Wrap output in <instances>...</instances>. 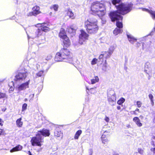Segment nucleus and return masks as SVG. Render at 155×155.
I'll list each match as a JSON object with an SVG mask.
<instances>
[{"mask_svg": "<svg viewBox=\"0 0 155 155\" xmlns=\"http://www.w3.org/2000/svg\"><path fill=\"white\" fill-rule=\"evenodd\" d=\"M121 0H113L112 4L115 5L117 10V11L110 12V16L112 21H114L116 19H122V17L120 14L125 15L131 11L133 5L131 2L121 3L118 5H116L121 1Z\"/></svg>", "mask_w": 155, "mask_h": 155, "instance_id": "f257e3e1", "label": "nucleus"}, {"mask_svg": "<svg viewBox=\"0 0 155 155\" xmlns=\"http://www.w3.org/2000/svg\"><path fill=\"white\" fill-rule=\"evenodd\" d=\"M50 135L49 130L43 129L42 130L38 131L36 134V137L32 138L31 142L33 146H38L41 147L42 143L44 142V137L49 136Z\"/></svg>", "mask_w": 155, "mask_h": 155, "instance_id": "f03ea898", "label": "nucleus"}, {"mask_svg": "<svg viewBox=\"0 0 155 155\" xmlns=\"http://www.w3.org/2000/svg\"><path fill=\"white\" fill-rule=\"evenodd\" d=\"M55 60L58 62L64 61L71 63L72 61V58L68 50L66 49L63 48L56 53Z\"/></svg>", "mask_w": 155, "mask_h": 155, "instance_id": "7ed1b4c3", "label": "nucleus"}, {"mask_svg": "<svg viewBox=\"0 0 155 155\" xmlns=\"http://www.w3.org/2000/svg\"><path fill=\"white\" fill-rule=\"evenodd\" d=\"M91 10L93 14L97 15L99 17L104 15L106 12L104 5L98 1L92 3L91 7Z\"/></svg>", "mask_w": 155, "mask_h": 155, "instance_id": "20e7f679", "label": "nucleus"}, {"mask_svg": "<svg viewBox=\"0 0 155 155\" xmlns=\"http://www.w3.org/2000/svg\"><path fill=\"white\" fill-rule=\"evenodd\" d=\"M87 31L88 33L94 34L96 33L98 30L97 25V20L96 19L90 18L85 22Z\"/></svg>", "mask_w": 155, "mask_h": 155, "instance_id": "39448f33", "label": "nucleus"}, {"mask_svg": "<svg viewBox=\"0 0 155 155\" xmlns=\"http://www.w3.org/2000/svg\"><path fill=\"white\" fill-rule=\"evenodd\" d=\"M38 25H40V28L36 30L35 32V35L31 36L32 38L39 37L42 35L43 31L46 32L49 30V28L47 26L48 25L45 23L38 24Z\"/></svg>", "mask_w": 155, "mask_h": 155, "instance_id": "423d86ee", "label": "nucleus"}, {"mask_svg": "<svg viewBox=\"0 0 155 155\" xmlns=\"http://www.w3.org/2000/svg\"><path fill=\"white\" fill-rule=\"evenodd\" d=\"M28 74L27 71H26L25 70L21 71L15 76L14 80L16 81H24Z\"/></svg>", "mask_w": 155, "mask_h": 155, "instance_id": "0eeeda50", "label": "nucleus"}, {"mask_svg": "<svg viewBox=\"0 0 155 155\" xmlns=\"http://www.w3.org/2000/svg\"><path fill=\"white\" fill-rule=\"evenodd\" d=\"M108 101L109 104L112 106L116 104V96L113 90H111L107 93Z\"/></svg>", "mask_w": 155, "mask_h": 155, "instance_id": "6e6552de", "label": "nucleus"}, {"mask_svg": "<svg viewBox=\"0 0 155 155\" xmlns=\"http://www.w3.org/2000/svg\"><path fill=\"white\" fill-rule=\"evenodd\" d=\"M122 19H116L114 21H117L116 25L118 27V28H116L113 31L114 34L116 35L119 33H121L123 31L122 29H120L123 27L122 23L121 22H120L119 21V20H122Z\"/></svg>", "mask_w": 155, "mask_h": 155, "instance_id": "1a4fd4ad", "label": "nucleus"}, {"mask_svg": "<svg viewBox=\"0 0 155 155\" xmlns=\"http://www.w3.org/2000/svg\"><path fill=\"white\" fill-rule=\"evenodd\" d=\"M30 80H28L26 82L23 83L20 85H17L15 87L16 90L18 91V93L20 91L25 90L26 88L29 87V84Z\"/></svg>", "mask_w": 155, "mask_h": 155, "instance_id": "9d476101", "label": "nucleus"}, {"mask_svg": "<svg viewBox=\"0 0 155 155\" xmlns=\"http://www.w3.org/2000/svg\"><path fill=\"white\" fill-rule=\"evenodd\" d=\"M81 34L79 35V43L81 45L85 40L87 39L88 35L83 30H81Z\"/></svg>", "mask_w": 155, "mask_h": 155, "instance_id": "9b49d317", "label": "nucleus"}, {"mask_svg": "<svg viewBox=\"0 0 155 155\" xmlns=\"http://www.w3.org/2000/svg\"><path fill=\"white\" fill-rule=\"evenodd\" d=\"M54 135L62 139L63 137V133L60 130L59 128H57L54 131Z\"/></svg>", "mask_w": 155, "mask_h": 155, "instance_id": "f8f14e48", "label": "nucleus"}, {"mask_svg": "<svg viewBox=\"0 0 155 155\" xmlns=\"http://www.w3.org/2000/svg\"><path fill=\"white\" fill-rule=\"evenodd\" d=\"M62 39L64 45L66 47H68L71 44L70 41L67 36H64V38Z\"/></svg>", "mask_w": 155, "mask_h": 155, "instance_id": "ddd939ff", "label": "nucleus"}, {"mask_svg": "<svg viewBox=\"0 0 155 155\" xmlns=\"http://www.w3.org/2000/svg\"><path fill=\"white\" fill-rule=\"evenodd\" d=\"M133 121L139 127H141L142 124L140 122V120L137 117H135L133 119Z\"/></svg>", "mask_w": 155, "mask_h": 155, "instance_id": "4468645a", "label": "nucleus"}, {"mask_svg": "<svg viewBox=\"0 0 155 155\" xmlns=\"http://www.w3.org/2000/svg\"><path fill=\"white\" fill-rule=\"evenodd\" d=\"M33 12L34 13V15L35 16L40 13L39 11V7L35 6L33 8Z\"/></svg>", "mask_w": 155, "mask_h": 155, "instance_id": "2eb2a0df", "label": "nucleus"}, {"mask_svg": "<svg viewBox=\"0 0 155 155\" xmlns=\"http://www.w3.org/2000/svg\"><path fill=\"white\" fill-rule=\"evenodd\" d=\"M22 149V147L20 145H19L13 148L12 149L10 150V152L11 153L21 150Z\"/></svg>", "mask_w": 155, "mask_h": 155, "instance_id": "dca6fc26", "label": "nucleus"}, {"mask_svg": "<svg viewBox=\"0 0 155 155\" xmlns=\"http://www.w3.org/2000/svg\"><path fill=\"white\" fill-rule=\"evenodd\" d=\"M145 71L147 74L151 73L152 69L151 67L146 64L145 66Z\"/></svg>", "mask_w": 155, "mask_h": 155, "instance_id": "f3484780", "label": "nucleus"}, {"mask_svg": "<svg viewBox=\"0 0 155 155\" xmlns=\"http://www.w3.org/2000/svg\"><path fill=\"white\" fill-rule=\"evenodd\" d=\"M127 37L129 41L131 43H133L134 42L137 41V39L134 38L131 35H127Z\"/></svg>", "mask_w": 155, "mask_h": 155, "instance_id": "a211bd4d", "label": "nucleus"}, {"mask_svg": "<svg viewBox=\"0 0 155 155\" xmlns=\"http://www.w3.org/2000/svg\"><path fill=\"white\" fill-rule=\"evenodd\" d=\"M65 36H67L65 35V31L64 29L61 28V29L59 36L61 38L63 39Z\"/></svg>", "mask_w": 155, "mask_h": 155, "instance_id": "6ab92c4d", "label": "nucleus"}, {"mask_svg": "<svg viewBox=\"0 0 155 155\" xmlns=\"http://www.w3.org/2000/svg\"><path fill=\"white\" fill-rule=\"evenodd\" d=\"M77 26L75 25H71L69 28L68 29V31L70 32H72L75 31L77 29Z\"/></svg>", "mask_w": 155, "mask_h": 155, "instance_id": "aec40b11", "label": "nucleus"}, {"mask_svg": "<svg viewBox=\"0 0 155 155\" xmlns=\"http://www.w3.org/2000/svg\"><path fill=\"white\" fill-rule=\"evenodd\" d=\"M99 79L98 76H95L94 78L91 80V84H94L96 82L99 81Z\"/></svg>", "mask_w": 155, "mask_h": 155, "instance_id": "412c9836", "label": "nucleus"}, {"mask_svg": "<svg viewBox=\"0 0 155 155\" xmlns=\"http://www.w3.org/2000/svg\"><path fill=\"white\" fill-rule=\"evenodd\" d=\"M67 14L69 17L71 18L72 19H74L75 18V16H74L73 13L70 9H68Z\"/></svg>", "mask_w": 155, "mask_h": 155, "instance_id": "4be33fe9", "label": "nucleus"}, {"mask_svg": "<svg viewBox=\"0 0 155 155\" xmlns=\"http://www.w3.org/2000/svg\"><path fill=\"white\" fill-rule=\"evenodd\" d=\"M21 118H20L18 119L16 121V125L18 127H21L23 123L21 121Z\"/></svg>", "mask_w": 155, "mask_h": 155, "instance_id": "5701e85b", "label": "nucleus"}, {"mask_svg": "<svg viewBox=\"0 0 155 155\" xmlns=\"http://www.w3.org/2000/svg\"><path fill=\"white\" fill-rule=\"evenodd\" d=\"M82 133V131L81 130H78L76 133L74 137V138L75 139H78L79 136Z\"/></svg>", "mask_w": 155, "mask_h": 155, "instance_id": "b1692460", "label": "nucleus"}, {"mask_svg": "<svg viewBox=\"0 0 155 155\" xmlns=\"http://www.w3.org/2000/svg\"><path fill=\"white\" fill-rule=\"evenodd\" d=\"M103 54L104 55V57L106 58H109L111 55L108 51L104 52H103Z\"/></svg>", "mask_w": 155, "mask_h": 155, "instance_id": "393cba45", "label": "nucleus"}, {"mask_svg": "<svg viewBox=\"0 0 155 155\" xmlns=\"http://www.w3.org/2000/svg\"><path fill=\"white\" fill-rule=\"evenodd\" d=\"M115 48V46L114 45L111 46L109 48L108 52L112 54Z\"/></svg>", "mask_w": 155, "mask_h": 155, "instance_id": "a878e982", "label": "nucleus"}, {"mask_svg": "<svg viewBox=\"0 0 155 155\" xmlns=\"http://www.w3.org/2000/svg\"><path fill=\"white\" fill-rule=\"evenodd\" d=\"M149 97L150 100L151 104L152 106H153L154 104V102L153 101V97L151 94H149Z\"/></svg>", "mask_w": 155, "mask_h": 155, "instance_id": "bb28decb", "label": "nucleus"}, {"mask_svg": "<svg viewBox=\"0 0 155 155\" xmlns=\"http://www.w3.org/2000/svg\"><path fill=\"white\" fill-rule=\"evenodd\" d=\"M102 69L103 71L105 72L107 71L108 70L107 64L106 63L103 65Z\"/></svg>", "mask_w": 155, "mask_h": 155, "instance_id": "cd10ccee", "label": "nucleus"}, {"mask_svg": "<svg viewBox=\"0 0 155 155\" xmlns=\"http://www.w3.org/2000/svg\"><path fill=\"white\" fill-rule=\"evenodd\" d=\"M58 5H52L50 7V8L51 9H53L55 11H57L58 10Z\"/></svg>", "mask_w": 155, "mask_h": 155, "instance_id": "c85d7f7f", "label": "nucleus"}, {"mask_svg": "<svg viewBox=\"0 0 155 155\" xmlns=\"http://www.w3.org/2000/svg\"><path fill=\"white\" fill-rule=\"evenodd\" d=\"M32 62H34V63L32 64V65H34L35 64H36V62L35 61V60L33 59H32L30 60L29 61V64L30 65V67L31 66V68H33V67L31 66V65L32 64Z\"/></svg>", "mask_w": 155, "mask_h": 155, "instance_id": "c756f323", "label": "nucleus"}, {"mask_svg": "<svg viewBox=\"0 0 155 155\" xmlns=\"http://www.w3.org/2000/svg\"><path fill=\"white\" fill-rule=\"evenodd\" d=\"M125 99L123 98H120L117 102V103L119 105H121L125 101Z\"/></svg>", "mask_w": 155, "mask_h": 155, "instance_id": "7c9ffc66", "label": "nucleus"}, {"mask_svg": "<svg viewBox=\"0 0 155 155\" xmlns=\"http://www.w3.org/2000/svg\"><path fill=\"white\" fill-rule=\"evenodd\" d=\"M27 105L26 104H24L22 106V111H23L27 109Z\"/></svg>", "mask_w": 155, "mask_h": 155, "instance_id": "2f4dec72", "label": "nucleus"}, {"mask_svg": "<svg viewBox=\"0 0 155 155\" xmlns=\"http://www.w3.org/2000/svg\"><path fill=\"white\" fill-rule=\"evenodd\" d=\"M43 73L44 71H41L37 73V76L38 77H41L43 75Z\"/></svg>", "mask_w": 155, "mask_h": 155, "instance_id": "473e14b6", "label": "nucleus"}, {"mask_svg": "<svg viewBox=\"0 0 155 155\" xmlns=\"http://www.w3.org/2000/svg\"><path fill=\"white\" fill-rule=\"evenodd\" d=\"M90 91L91 94H95L97 92L95 89H94L93 88H91Z\"/></svg>", "mask_w": 155, "mask_h": 155, "instance_id": "72a5a7b5", "label": "nucleus"}, {"mask_svg": "<svg viewBox=\"0 0 155 155\" xmlns=\"http://www.w3.org/2000/svg\"><path fill=\"white\" fill-rule=\"evenodd\" d=\"M142 105V102L140 101H137V107H140Z\"/></svg>", "mask_w": 155, "mask_h": 155, "instance_id": "f704fd0d", "label": "nucleus"}, {"mask_svg": "<svg viewBox=\"0 0 155 155\" xmlns=\"http://www.w3.org/2000/svg\"><path fill=\"white\" fill-rule=\"evenodd\" d=\"M138 151L140 154H142L143 153V150L141 148H138Z\"/></svg>", "mask_w": 155, "mask_h": 155, "instance_id": "c9c22d12", "label": "nucleus"}, {"mask_svg": "<svg viewBox=\"0 0 155 155\" xmlns=\"http://www.w3.org/2000/svg\"><path fill=\"white\" fill-rule=\"evenodd\" d=\"M97 60L96 58H94L91 61V64L92 65L95 64L96 63Z\"/></svg>", "mask_w": 155, "mask_h": 155, "instance_id": "e433bc0d", "label": "nucleus"}, {"mask_svg": "<svg viewBox=\"0 0 155 155\" xmlns=\"http://www.w3.org/2000/svg\"><path fill=\"white\" fill-rule=\"evenodd\" d=\"M89 155H92L93 153V150L92 149H90L88 150Z\"/></svg>", "mask_w": 155, "mask_h": 155, "instance_id": "4c0bfd02", "label": "nucleus"}, {"mask_svg": "<svg viewBox=\"0 0 155 155\" xmlns=\"http://www.w3.org/2000/svg\"><path fill=\"white\" fill-rule=\"evenodd\" d=\"M34 94H31L29 95L30 99L29 101L30 102L33 100V98L34 97Z\"/></svg>", "mask_w": 155, "mask_h": 155, "instance_id": "58836bf2", "label": "nucleus"}, {"mask_svg": "<svg viewBox=\"0 0 155 155\" xmlns=\"http://www.w3.org/2000/svg\"><path fill=\"white\" fill-rule=\"evenodd\" d=\"M5 97V94L4 93L0 92V98H3Z\"/></svg>", "mask_w": 155, "mask_h": 155, "instance_id": "ea45409f", "label": "nucleus"}, {"mask_svg": "<svg viewBox=\"0 0 155 155\" xmlns=\"http://www.w3.org/2000/svg\"><path fill=\"white\" fill-rule=\"evenodd\" d=\"M101 140L102 143L104 144H105L108 141V140L107 138L102 139Z\"/></svg>", "mask_w": 155, "mask_h": 155, "instance_id": "a19ab883", "label": "nucleus"}, {"mask_svg": "<svg viewBox=\"0 0 155 155\" xmlns=\"http://www.w3.org/2000/svg\"><path fill=\"white\" fill-rule=\"evenodd\" d=\"M5 132L3 129H0V135L5 134Z\"/></svg>", "mask_w": 155, "mask_h": 155, "instance_id": "79ce46f5", "label": "nucleus"}, {"mask_svg": "<svg viewBox=\"0 0 155 155\" xmlns=\"http://www.w3.org/2000/svg\"><path fill=\"white\" fill-rule=\"evenodd\" d=\"M151 151L153 152V155H155V148H151Z\"/></svg>", "mask_w": 155, "mask_h": 155, "instance_id": "37998d69", "label": "nucleus"}, {"mask_svg": "<svg viewBox=\"0 0 155 155\" xmlns=\"http://www.w3.org/2000/svg\"><path fill=\"white\" fill-rule=\"evenodd\" d=\"M104 120L106 122H108L109 121L110 119L108 117L106 116L104 118Z\"/></svg>", "mask_w": 155, "mask_h": 155, "instance_id": "c03bdc74", "label": "nucleus"}, {"mask_svg": "<svg viewBox=\"0 0 155 155\" xmlns=\"http://www.w3.org/2000/svg\"><path fill=\"white\" fill-rule=\"evenodd\" d=\"M33 15H34V13H33V12H30L27 14V16H31Z\"/></svg>", "mask_w": 155, "mask_h": 155, "instance_id": "a18cd8bd", "label": "nucleus"}, {"mask_svg": "<svg viewBox=\"0 0 155 155\" xmlns=\"http://www.w3.org/2000/svg\"><path fill=\"white\" fill-rule=\"evenodd\" d=\"M106 132V131L105 132H104V134H105ZM101 139H104V138H106V136L105 134H103L101 136Z\"/></svg>", "mask_w": 155, "mask_h": 155, "instance_id": "49530a36", "label": "nucleus"}, {"mask_svg": "<svg viewBox=\"0 0 155 155\" xmlns=\"http://www.w3.org/2000/svg\"><path fill=\"white\" fill-rule=\"evenodd\" d=\"M3 120L1 119L0 118V125L1 126H3Z\"/></svg>", "mask_w": 155, "mask_h": 155, "instance_id": "de8ad7c7", "label": "nucleus"}, {"mask_svg": "<svg viewBox=\"0 0 155 155\" xmlns=\"http://www.w3.org/2000/svg\"><path fill=\"white\" fill-rule=\"evenodd\" d=\"M104 57V55L103 54H101L99 57V58L100 59H101L103 58Z\"/></svg>", "mask_w": 155, "mask_h": 155, "instance_id": "09e8293b", "label": "nucleus"}, {"mask_svg": "<svg viewBox=\"0 0 155 155\" xmlns=\"http://www.w3.org/2000/svg\"><path fill=\"white\" fill-rule=\"evenodd\" d=\"M131 112H132V114H134L135 115H137V114L136 113V111L135 110L132 111Z\"/></svg>", "mask_w": 155, "mask_h": 155, "instance_id": "8fccbe9b", "label": "nucleus"}, {"mask_svg": "<svg viewBox=\"0 0 155 155\" xmlns=\"http://www.w3.org/2000/svg\"><path fill=\"white\" fill-rule=\"evenodd\" d=\"M117 110H120V109H121V107L119 106H118L117 107Z\"/></svg>", "mask_w": 155, "mask_h": 155, "instance_id": "3c124183", "label": "nucleus"}, {"mask_svg": "<svg viewBox=\"0 0 155 155\" xmlns=\"http://www.w3.org/2000/svg\"><path fill=\"white\" fill-rule=\"evenodd\" d=\"M136 111H138V112H140V111L138 108H137L135 110Z\"/></svg>", "mask_w": 155, "mask_h": 155, "instance_id": "603ef678", "label": "nucleus"}, {"mask_svg": "<svg viewBox=\"0 0 155 155\" xmlns=\"http://www.w3.org/2000/svg\"><path fill=\"white\" fill-rule=\"evenodd\" d=\"M4 80H0V84L3 83V82Z\"/></svg>", "mask_w": 155, "mask_h": 155, "instance_id": "864d4df0", "label": "nucleus"}, {"mask_svg": "<svg viewBox=\"0 0 155 155\" xmlns=\"http://www.w3.org/2000/svg\"><path fill=\"white\" fill-rule=\"evenodd\" d=\"M28 153H29V155H32L31 152H30V151H28Z\"/></svg>", "mask_w": 155, "mask_h": 155, "instance_id": "5fc2aeb1", "label": "nucleus"}, {"mask_svg": "<svg viewBox=\"0 0 155 155\" xmlns=\"http://www.w3.org/2000/svg\"><path fill=\"white\" fill-rule=\"evenodd\" d=\"M28 101V99L27 98H25L24 100V101L25 102H26Z\"/></svg>", "mask_w": 155, "mask_h": 155, "instance_id": "6e6d98bb", "label": "nucleus"}, {"mask_svg": "<svg viewBox=\"0 0 155 155\" xmlns=\"http://www.w3.org/2000/svg\"><path fill=\"white\" fill-rule=\"evenodd\" d=\"M51 58H52V56H51V55H50V56H49V58H48V59H51Z\"/></svg>", "mask_w": 155, "mask_h": 155, "instance_id": "4d7b16f0", "label": "nucleus"}, {"mask_svg": "<svg viewBox=\"0 0 155 155\" xmlns=\"http://www.w3.org/2000/svg\"><path fill=\"white\" fill-rule=\"evenodd\" d=\"M153 139L155 140V136H153L152 137Z\"/></svg>", "mask_w": 155, "mask_h": 155, "instance_id": "13d9d810", "label": "nucleus"}, {"mask_svg": "<svg viewBox=\"0 0 155 155\" xmlns=\"http://www.w3.org/2000/svg\"><path fill=\"white\" fill-rule=\"evenodd\" d=\"M27 34V35H28V39H29V38H30V37L28 35V34Z\"/></svg>", "mask_w": 155, "mask_h": 155, "instance_id": "bf43d9fd", "label": "nucleus"}, {"mask_svg": "<svg viewBox=\"0 0 155 155\" xmlns=\"http://www.w3.org/2000/svg\"><path fill=\"white\" fill-rule=\"evenodd\" d=\"M124 68H125V70H126L127 69V68L126 67H125Z\"/></svg>", "mask_w": 155, "mask_h": 155, "instance_id": "052dcab7", "label": "nucleus"}, {"mask_svg": "<svg viewBox=\"0 0 155 155\" xmlns=\"http://www.w3.org/2000/svg\"><path fill=\"white\" fill-rule=\"evenodd\" d=\"M11 83H12V84L14 86V83L12 81Z\"/></svg>", "mask_w": 155, "mask_h": 155, "instance_id": "680f3d73", "label": "nucleus"}, {"mask_svg": "<svg viewBox=\"0 0 155 155\" xmlns=\"http://www.w3.org/2000/svg\"><path fill=\"white\" fill-rule=\"evenodd\" d=\"M86 89L87 90H89V89H88V88L87 87H86Z\"/></svg>", "mask_w": 155, "mask_h": 155, "instance_id": "e2e57ef3", "label": "nucleus"}, {"mask_svg": "<svg viewBox=\"0 0 155 155\" xmlns=\"http://www.w3.org/2000/svg\"><path fill=\"white\" fill-rule=\"evenodd\" d=\"M12 89L11 88H10V90L11 91H12Z\"/></svg>", "mask_w": 155, "mask_h": 155, "instance_id": "0e129e2a", "label": "nucleus"}, {"mask_svg": "<svg viewBox=\"0 0 155 155\" xmlns=\"http://www.w3.org/2000/svg\"><path fill=\"white\" fill-rule=\"evenodd\" d=\"M150 76H149V78H148V79H149H149H150Z\"/></svg>", "mask_w": 155, "mask_h": 155, "instance_id": "69168bd1", "label": "nucleus"}, {"mask_svg": "<svg viewBox=\"0 0 155 155\" xmlns=\"http://www.w3.org/2000/svg\"><path fill=\"white\" fill-rule=\"evenodd\" d=\"M114 155H119L118 154H114Z\"/></svg>", "mask_w": 155, "mask_h": 155, "instance_id": "338daca9", "label": "nucleus"}, {"mask_svg": "<svg viewBox=\"0 0 155 155\" xmlns=\"http://www.w3.org/2000/svg\"><path fill=\"white\" fill-rule=\"evenodd\" d=\"M129 127H130V126L129 125H128V126L127 127H129Z\"/></svg>", "mask_w": 155, "mask_h": 155, "instance_id": "774afa93", "label": "nucleus"}]
</instances>
